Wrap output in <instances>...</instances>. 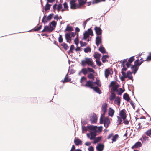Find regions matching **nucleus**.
I'll return each instance as SVG.
<instances>
[{
	"mask_svg": "<svg viewBox=\"0 0 151 151\" xmlns=\"http://www.w3.org/2000/svg\"><path fill=\"white\" fill-rule=\"evenodd\" d=\"M85 59V60H83L81 61V65L82 66H84L86 64H87L88 65L95 68V65H94V64L91 58H86Z\"/></svg>",
	"mask_w": 151,
	"mask_h": 151,
	"instance_id": "obj_1",
	"label": "nucleus"
},
{
	"mask_svg": "<svg viewBox=\"0 0 151 151\" xmlns=\"http://www.w3.org/2000/svg\"><path fill=\"white\" fill-rule=\"evenodd\" d=\"M90 35L91 36L93 35V33L92 30L90 28L87 31H86L83 34V39H86L89 37Z\"/></svg>",
	"mask_w": 151,
	"mask_h": 151,
	"instance_id": "obj_2",
	"label": "nucleus"
},
{
	"mask_svg": "<svg viewBox=\"0 0 151 151\" xmlns=\"http://www.w3.org/2000/svg\"><path fill=\"white\" fill-rule=\"evenodd\" d=\"M54 29L53 27H52L50 24L49 26H45L44 29L42 31V32H47L50 33L52 32Z\"/></svg>",
	"mask_w": 151,
	"mask_h": 151,
	"instance_id": "obj_3",
	"label": "nucleus"
},
{
	"mask_svg": "<svg viewBox=\"0 0 151 151\" xmlns=\"http://www.w3.org/2000/svg\"><path fill=\"white\" fill-rule=\"evenodd\" d=\"M53 15V13L51 14L47 17H46V16L45 15L43 18L42 22L44 23L47 22L48 21H50L52 19Z\"/></svg>",
	"mask_w": 151,
	"mask_h": 151,
	"instance_id": "obj_4",
	"label": "nucleus"
},
{
	"mask_svg": "<svg viewBox=\"0 0 151 151\" xmlns=\"http://www.w3.org/2000/svg\"><path fill=\"white\" fill-rule=\"evenodd\" d=\"M121 73L123 76L125 78H128L129 79L133 80V77L132 75V73L130 71H127V74L124 72H121Z\"/></svg>",
	"mask_w": 151,
	"mask_h": 151,
	"instance_id": "obj_5",
	"label": "nucleus"
},
{
	"mask_svg": "<svg viewBox=\"0 0 151 151\" xmlns=\"http://www.w3.org/2000/svg\"><path fill=\"white\" fill-rule=\"evenodd\" d=\"M76 0H71L70 2V7L71 9H75L78 8H79L78 4L75 3Z\"/></svg>",
	"mask_w": 151,
	"mask_h": 151,
	"instance_id": "obj_6",
	"label": "nucleus"
},
{
	"mask_svg": "<svg viewBox=\"0 0 151 151\" xmlns=\"http://www.w3.org/2000/svg\"><path fill=\"white\" fill-rule=\"evenodd\" d=\"M113 73V72L112 68H109L106 69L104 72L105 77L108 78L109 75L112 74Z\"/></svg>",
	"mask_w": 151,
	"mask_h": 151,
	"instance_id": "obj_7",
	"label": "nucleus"
},
{
	"mask_svg": "<svg viewBox=\"0 0 151 151\" xmlns=\"http://www.w3.org/2000/svg\"><path fill=\"white\" fill-rule=\"evenodd\" d=\"M119 115L123 119H126L127 116L126 110L124 109L121 110L120 111Z\"/></svg>",
	"mask_w": 151,
	"mask_h": 151,
	"instance_id": "obj_8",
	"label": "nucleus"
},
{
	"mask_svg": "<svg viewBox=\"0 0 151 151\" xmlns=\"http://www.w3.org/2000/svg\"><path fill=\"white\" fill-rule=\"evenodd\" d=\"M94 86L95 85L94 84V82L91 81H87L86 84L84 85L85 87H89L91 89H92Z\"/></svg>",
	"mask_w": 151,
	"mask_h": 151,
	"instance_id": "obj_9",
	"label": "nucleus"
},
{
	"mask_svg": "<svg viewBox=\"0 0 151 151\" xmlns=\"http://www.w3.org/2000/svg\"><path fill=\"white\" fill-rule=\"evenodd\" d=\"M102 43L101 35L97 36L96 38V44L97 46H98L99 45Z\"/></svg>",
	"mask_w": 151,
	"mask_h": 151,
	"instance_id": "obj_10",
	"label": "nucleus"
},
{
	"mask_svg": "<svg viewBox=\"0 0 151 151\" xmlns=\"http://www.w3.org/2000/svg\"><path fill=\"white\" fill-rule=\"evenodd\" d=\"M97 120V117L95 114H93L92 116H90V121L91 123L93 124L96 123Z\"/></svg>",
	"mask_w": 151,
	"mask_h": 151,
	"instance_id": "obj_11",
	"label": "nucleus"
},
{
	"mask_svg": "<svg viewBox=\"0 0 151 151\" xmlns=\"http://www.w3.org/2000/svg\"><path fill=\"white\" fill-rule=\"evenodd\" d=\"M134 60V56H133L130 58L128 60V62H127L126 63V65L127 68H129L131 65V63Z\"/></svg>",
	"mask_w": 151,
	"mask_h": 151,
	"instance_id": "obj_12",
	"label": "nucleus"
},
{
	"mask_svg": "<svg viewBox=\"0 0 151 151\" xmlns=\"http://www.w3.org/2000/svg\"><path fill=\"white\" fill-rule=\"evenodd\" d=\"M103 123H104L105 127L106 128H107L110 123V121L109 119L107 118H106L103 119Z\"/></svg>",
	"mask_w": 151,
	"mask_h": 151,
	"instance_id": "obj_13",
	"label": "nucleus"
},
{
	"mask_svg": "<svg viewBox=\"0 0 151 151\" xmlns=\"http://www.w3.org/2000/svg\"><path fill=\"white\" fill-rule=\"evenodd\" d=\"M94 30L95 31L97 36L101 35L102 33V30L100 27H96L94 28Z\"/></svg>",
	"mask_w": 151,
	"mask_h": 151,
	"instance_id": "obj_14",
	"label": "nucleus"
},
{
	"mask_svg": "<svg viewBox=\"0 0 151 151\" xmlns=\"http://www.w3.org/2000/svg\"><path fill=\"white\" fill-rule=\"evenodd\" d=\"M74 143L77 146L81 145L82 144V142L78 138H75L74 140Z\"/></svg>",
	"mask_w": 151,
	"mask_h": 151,
	"instance_id": "obj_15",
	"label": "nucleus"
},
{
	"mask_svg": "<svg viewBox=\"0 0 151 151\" xmlns=\"http://www.w3.org/2000/svg\"><path fill=\"white\" fill-rule=\"evenodd\" d=\"M65 38L67 40V42H68L70 43L72 40V38L70 34V33H67L65 34Z\"/></svg>",
	"mask_w": 151,
	"mask_h": 151,
	"instance_id": "obj_16",
	"label": "nucleus"
},
{
	"mask_svg": "<svg viewBox=\"0 0 151 151\" xmlns=\"http://www.w3.org/2000/svg\"><path fill=\"white\" fill-rule=\"evenodd\" d=\"M104 147V145L99 144H98L96 148L97 151H102L103 150Z\"/></svg>",
	"mask_w": 151,
	"mask_h": 151,
	"instance_id": "obj_17",
	"label": "nucleus"
},
{
	"mask_svg": "<svg viewBox=\"0 0 151 151\" xmlns=\"http://www.w3.org/2000/svg\"><path fill=\"white\" fill-rule=\"evenodd\" d=\"M142 145L141 143L140 142H138L136 143L135 145L132 146V148L134 149V148H137L140 147Z\"/></svg>",
	"mask_w": 151,
	"mask_h": 151,
	"instance_id": "obj_18",
	"label": "nucleus"
},
{
	"mask_svg": "<svg viewBox=\"0 0 151 151\" xmlns=\"http://www.w3.org/2000/svg\"><path fill=\"white\" fill-rule=\"evenodd\" d=\"M107 105L106 103H104L102 105L101 107L102 111L103 112H106L107 110Z\"/></svg>",
	"mask_w": 151,
	"mask_h": 151,
	"instance_id": "obj_19",
	"label": "nucleus"
},
{
	"mask_svg": "<svg viewBox=\"0 0 151 151\" xmlns=\"http://www.w3.org/2000/svg\"><path fill=\"white\" fill-rule=\"evenodd\" d=\"M114 111L111 107L109 108L108 111V115L112 117L114 113Z\"/></svg>",
	"mask_w": 151,
	"mask_h": 151,
	"instance_id": "obj_20",
	"label": "nucleus"
},
{
	"mask_svg": "<svg viewBox=\"0 0 151 151\" xmlns=\"http://www.w3.org/2000/svg\"><path fill=\"white\" fill-rule=\"evenodd\" d=\"M131 69L132 71V73H133L135 74L138 70V68L134 65H132Z\"/></svg>",
	"mask_w": 151,
	"mask_h": 151,
	"instance_id": "obj_21",
	"label": "nucleus"
},
{
	"mask_svg": "<svg viewBox=\"0 0 151 151\" xmlns=\"http://www.w3.org/2000/svg\"><path fill=\"white\" fill-rule=\"evenodd\" d=\"M92 89L94 90L96 93H98L99 94H100L101 93V90L97 86L94 87Z\"/></svg>",
	"mask_w": 151,
	"mask_h": 151,
	"instance_id": "obj_22",
	"label": "nucleus"
},
{
	"mask_svg": "<svg viewBox=\"0 0 151 151\" xmlns=\"http://www.w3.org/2000/svg\"><path fill=\"white\" fill-rule=\"evenodd\" d=\"M68 76V74H67L66 76L65 77L64 80L62 81L63 83L65 82H68L70 81H71V79L69 78L67 76Z\"/></svg>",
	"mask_w": 151,
	"mask_h": 151,
	"instance_id": "obj_23",
	"label": "nucleus"
},
{
	"mask_svg": "<svg viewBox=\"0 0 151 151\" xmlns=\"http://www.w3.org/2000/svg\"><path fill=\"white\" fill-rule=\"evenodd\" d=\"M79 4H78V6H79V8H80L81 7L84 5L86 3V1H85L83 0H78Z\"/></svg>",
	"mask_w": 151,
	"mask_h": 151,
	"instance_id": "obj_24",
	"label": "nucleus"
},
{
	"mask_svg": "<svg viewBox=\"0 0 151 151\" xmlns=\"http://www.w3.org/2000/svg\"><path fill=\"white\" fill-rule=\"evenodd\" d=\"M81 73H83L84 75H86L88 73L87 69L85 68H82L79 73V75Z\"/></svg>",
	"mask_w": 151,
	"mask_h": 151,
	"instance_id": "obj_25",
	"label": "nucleus"
},
{
	"mask_svg": "<svg viewBox=\"0 0 151 151\" xmlns=\"http://www.w3.org/2000/svg\"><path fill=\"white\" fill-rule=\"evenodd\" d=\"M119 86L118 84L115 85L114 86L112 87L111 90L113 93H114L118 89V88L119 87Z\"/></svg>",
	"mask_w": 151,
	"mask_h": 151,
	"instance_id": "obj_26",
	"label": "nucleus"
},
{
	"mask_svg": "<svg viewBox=\"0 0 151 151\" xmlns=\"http://www.w3.org/2000/svg\"><path fill=\"white\" fill-rule=\"evenodd\" d=\"M123 98L124 99L127 101H129L130 99L129 95L127 93H125L124 94Z\"/></svg>",
	"mask_w": 151,
	"mask_h": 151,
	"instance_id": "obj_27",
	"label": "nucleus"
},
{
	"mask_svg": "<svg viewBox=\"0 0 151 151\" xmlns=\"http://www.w3.org/2000/svg\"><path fill=\"white\" fill-rule=\"evenodd\" d=\"M103 113L101 114L100 118V124H103V119L106 118L105 117V115L106 112H103Z\"/></svg>",
	"mask_w": 151,
	"mask_h": 151,
	"instance_id": "obj_28",
	"label": "nucleus"
},
{
	"mask_svg": "<svg viewBox=\"0 0 151 151\" xmlns=\"http://www.w3.org/2000/svg\"><path fill=\"white\" fill-rule=\"evenodd\" d=\"M87 76L88 78L92 80H93L94 79L95 76L92 73H89L88 74Z\"/></svg>",
	"mask_w": 151,
	"mask_h": 151,
	"instance_id": "obj_29",
	"label": "nucleus"
},
{
	"mask_svg": "<svg viewBox=\"0 0 151 151\" xmlns=\"http://www.w3.org/2000/svg\"><path fill=\"white\" fill-rule=\"evenodd\" d=\"M99 50L102 53H105L106 52L105 49L102 45L100 46L99 49Z\"/></svg>",
	"mask_w": 151,
	"mask_h": 151,
	"instance_id": "obj_30",
	"label": "nucleus"
},
{
	"mask_svg": "<svg viewBox=\"0 0 151 151\" xmlns=\"http://www.w3.org/2000/svg\"><path fill=\"white\" fill-rule=\"evenodd\" d=\"M114 103L117 105H119L120 103V99L119 97L116 98L114 101Z\"/></svg>",
	"mask_w": 151,
	"mask_h": 151,
	"instance_id": "obj_31",
	"label": "nucleus"
},
{
	"mask_svg": "<svg viewBox=\"0 0 151 151\" xmlns=\"http://www.w3.org/2000/svg\"><path fill=\"white\" fill-rule=\"evenodd\" d=\"M101 55L100 54L98 53H95L94 55V57L96 59V60H99V58L100 57Z\"/></svg>",
	"mask_w": 151,
	"mask_h": 151,
	"instance_id": "obj_32",
	"label": "nucleus"
},
{
	"mask_svg": "<svg viewBox=\"0 0 151 151\" xmlns=\"http://www.w3.org/2000/svg\"><path fill=\"white\" fill-rule=\"evenodd\" d=\"M91 137L90 139L91 140H93L95 138V137L96 136V133L95 132H92L91 133Z\"/></svg>",
	"mask_w": 151,
	"mask_h": 151,
	"instance_id": "obj_33",
	"label": "nucleus"
},
{
	"mask_svg": "<svg viewBox=\"0 0 151 151\" xmlns=\"http://www.w3.org/2000/svg\"><path fill=\"white\" fill-rule=\"evenodd\" d=\"M116 95L114 93L112 92L109 97V99L110 101H112L115 98Z\"/></svg>",
	"mask_w": 151,
	"mask_h": 151,
	"instance_id": "obj_34",
	"label": "nucleus"
},
{
	"mask_svg": "<svg viewBox=\"0 0 151 151\" xmlns=\"http://www.w3.org/2000/svg\"><path fill=\"white\" fill-rule=\"evenodd\" d=\"M124 91H123L122 89L120 88L119 89H118L116 92L117 93V94L119 95H120L122 94V93Z\"/></svg>",
	"mask_w": 151,
	"mask_h": 151,
	"instance_id": "obj_35",
	"label": "nucleus"
},
{
	"mask_svg": "<svg viewBox=\"0 0 151 151\" xmlns=\"http://www.w3.org/2000/svg\"><path fill=\"white\" fill-rule=\"evenodd\" d=\"M84 50L85 53L90 52L91 51V49L90 47L88 46L87 47L84 48Z\"/></svg>",
	"mask_w": 151,
	"mask_h": 151,
	"instance_id": "obj_36",
	"label": "nucleus"
},
{
	"mask_svg": "<svg viewBox=\"0 0 151 151\" xmlns=\"http://www.w3.org/2000/svg\"><path fill=\"white\" fill-rule=\"evenodd\" d=\"M73 28L72 27L70 26H69L68 25H67L66 28L65 29V31H73Z\"/></svg>",
	"mask_w": 151,
	"mask_h": 151,
	"instance_id": "obj_37",
	"label": "nucleus"
},
{
	"mask_svg": "<svg viewBox=\"0 0 151 151\" xmlns=\"http://www.w3.org/2000/svg\"><path fill=\"white\" fill-rule=\"evenodd\" d=\"M61 45L65 50H67L69 48V47L65 43H63L61 44Z\"/></svg>",
	"mask_w": 151,
	"mask_h": 151,
	"instance_id": "obj_38",
	"label": "nucleus"
},
{
	"mask_svg": "<svg viewBox=\"0 0 151 151\" xmlns=\"http://www.w3.org/2000/svg\"><path fill=\"white\" fill-rule=\"evenodd\" d=\"M134 65L138 68L140 65V64H139V60L137 59L134 62Z\"/></svg>",
	"mask_w": 151,
	"mask_h": 151,
	"instance_id": "obj_39",
	"label": "nucleus"
},
{
	"mask_svg": "<svg viewBox=\"0 0 151 151\" xmlns=\"http://www.w3.org/2000/svg\"><path fill=\"white\" fill-rule=\"evenodd\" d=\"M74 45H71L70 48V50L68 52V54H69L70 53H73V50H74Z\"/></svg>",
	"mask_w": 151,
	"mask_h": 151,
	"instance_id": "obj_40",
	"label": "nucleus"
},
{
	"mask_svg": "<svg viewBox=\"0 0 151 151\" xmlns=\"http://www.w3.org/2000/svg\"><path fill=\"white\" fill-rule=\"evenodd\" d=\"M96 84L99 87H101V84L100 80H97L96 82H94V84Z\"/></svg>",
	"mask_w": 151,
	"mask_h": 151,
	"instance_id": "obj_41",
	"label": "nucleus"
},
{
	"mask_svg": "<svg viewBox=\"0 0 151 151\" xmlns=\"http://www.w3.org/2000/svg\"><path fill=\"white\" fill-rule=\"evenodd\" d=\"M119 135L118 134H116L114 136H113L112 140L113 142H115L116 139L118 138Z\"/></svg>",
	"mask_w": 151,
	"mask_h": 151,
	"instance_id": "obj_42",
	"label": "nucleus"
},
{
	"mask_svg": "<svg viewBox=\"0 0 151 151\" xmlns=\"http://www.w3.org/2000/svg\"><path fill=\"white\" fill-rule=\"evenodd\" d=\"M50 6L51 5L47 3L45 5V11H47L48 10H50Z\"/></svg>",
	"mask_w": 151,
	"mask_h": 151,
	"instance_id": "obj_43",
	"label": "nucleus"
},
{
	"mask_svg": "<svg viewBox=\"0 0 151 151\" xmlns=\"http://www.w3.org/2000/svg\"><path fill=\"white\" fill-rule=\"evenodd\" d=\"M106 0H93L92 3L93 4L94 3H98L101 2L105 1Z\"/></svg>",
	"mask_w": 151,
	"mask_h": 151,
	"instance_id": "obj_44",
	"label": "nucleus"
},
{
	"mask_svg": "<svg viewBox=\"0 0 151 151\" xmlns=\"http://www.w3.org/2000/svg\"><path fill=\"white\" fill-rule=\"evenodd\" d=\"M62 5L61 4H59L57 8V10L58 12H59L61 9H62Z\"/></svg>",
	"mask_w": 151,
	"mask_h": 151,
	"instance_id": "obj_45",
	"label": "nucleus"
},
{
	"mask_svg": "<svg viewBox=\"0 0 151 151\" xmlns=\"http://www.w3.org/2000/svg\"><path fill=\"white\" fill-rule=\"evenodd\" d=\"M42 26L41 25L39 27H35L34 29L33 30L35 31H38L40 30L42 28Z\"/></svg>",
	"mask_w": 151,
	"mask_h": 151,
	"instance_id": "obj_46",
	"label": "nucleus"
},
{
	"mask_svg": "<svg viewBox=\"0 0 151 151\" xmlns=\"http://www.w3.org/2000/svg\"><path fill=\"white\" fill-rule=\"evenodd\" d=\"M116 81H112L111 82L109 86L110 87H112L114 86L115 85H116L117 84H116Z\"/></svg>",
	"mask_w": 151,
	"mask_h": 151,
	"instance_id": "obj_47",
	"label": "nucleus"
},
{
	"mask_svg": "<svg viewBox=\"0 0 151 151\" xmlns=\"http://www.w3.org/2000/svg\"><path fill=\"white\" fill-rule=\"evenodd\" d=\"M145 134L147 136H148L150 137H151V129H149L146 132Z\"/></svg>",
	"mask_w": 151,
	"mask_h": 151,
	"instance_id": "obj_48",
	"label": "nucleus"
},
{
	"mask_svg": "<svg viewBox=\"0 0 151 151\" xmlns=\"http://www.w3.org/2000/svg\"><path fill=\"white\" fill-rule=\"evenodd\" d=\"M108 57V56L107 55H103L102 58V61L104 63L106 62V59Z\"/></svg>",
	"mask_w": 151,
	"mask_h": 151,
	"instance_id": "obj_49",
	"label": "nucleus"
},
{
	"mask_svg": "<svg viewBox=\"0 0 151 151\" xmlns=\"http://www.w3.org/2000/svg\"><path fill=\"white\" fill-rule=\"evenodd\" d=\"M63 6L64 9H65V10H66V11H68V7L67 3L66 2L64 3L63 4Z\"/></svg>",
	"mask_w": 151,
	"mask_h": 151,
	"instance_id": "obj_50",
	"label": "nucleus"
},
{
	"mask_svg": "<svg viewBox=\"0 0 151 151\" xmlns=\"http://www.w3.org/2000/svg\"><path fill=\"white\" fill-rule=\"evenodd\" d=\"M149 55L148 56L146 59V61H151V52L149 53Z\"/></svg>",
	"mask_w": 151,
	"mask_h": 151,
	"instance_id": "obj_51",
	"label": "nucleus"
},
{
	"mask_svg": "<svg viewBox=\"0 0 151 151\" xmlns=\"http://www.w3.org/2000/svg\"><path fill=\"white\" fill-rule=\"evenodd\" d=\"M80 43L81 44V47H83L86 46L87 45V43L86 42H83L81 41L80 42Z\"/></svg>",
	"mask_w": 151,
	"mask_h": 151,
	"instance_id": "obj_52",
	"label": "nucleus"
},
{
	"mask_svg": "<svg viewBox=\"0 0 151 151\" xmlns=\"http://www.w3.org/2000/svg\"><path fill=\"white\" fill-rule=\"evenodd\" d=\"M87 69L88 70V72H93V73H95V72L94 70L92 68H91L89 67H88L87 68Z\"/></svg>",
	"mask_w": 151,
	"mask_h": 151,
	"instance_id": "obj_53",
	"label": "nucleus"
},
{
	"mask_svg": "<svg viewBox=\"0 0 151 151\" xmlns=\"http://www.w3.org/2000/svg\"><path fill=\"white\" fill-rule=\"evenodd\" d=\"M101 139V137H98L96 138L94 140V143H96L99 142Z\"/></svg>",
	"mask_w": 151,
	"mask_h": 151,
	"instance_id": "obj_54",
	"label": "nucleus"
},
{
	"mask_svg": "<svg viewBox=\"0 0 151 151\" xmlns=\"http://www.w3.org/2000/svg\"><path fill=\"white\" fill-rule=\"evenodd\" d=\"M50 24L51 25H52L53 27H55L57 24V23L55 21H52L50 23Z\"/></svg>",
	"mask_w": 151,
	"mask_h": 151,
	"instance_id": "obj_55",
	"label": "nucleus"
},
{
	"mask_svg": "<svg viewBox=\"0 0 151 151\" xmlns=\"http://www.w3.org/2000/svg\"><path fill=\"white\" fill-rule=\"evenodd\" d=\"M58 41L59 43H61L63 41V38H62V36L61 35H60L59 37L58 38Z\"/></svg>",
	"mask_w": 151,
	"mask_h": 151,
	"instance_id": "obj_56",
	"label": "nucleus"
},
{
	"mask_svg": "<svg viewBox=\"0 0 151 151\" xmlns=\"http://www.w3.org/2000/svg\"><path fill=\"white\" fill-rule=\"evenodd\" d=\"M86 80V79L85 77H82L81 79L80 82L81 83H82L84 82V81Z\"/></svg>",
	"mask_w": 151,
	"mask_h": 151,
	"instance_id": "obj_57",
	"label": "nucleus"
},
{
	"mask_svg": "<svg viewBox=\"0 0 151 151\" xmlns=\"http://www.w3.org/2000/svg\"><path fill=\"white\" fill-rule=\"evenodd\" d=\"M118 120L117 122L118 123V124H121V123L122 121V118L119 116H117Z\"/></svg>",
	"mask_w": 151,
	"mask_h": 151,
	"instance_id": "obj_58",
	"label": "nucleus"
},
{
	"mask_svg": "<svg viewBox=\"0 0 151 151\" xmlns=\"http://www.w3.org/2000/svg\"><path fill=\"white\" fill-rule=\"evenodd\" d=\"M88 128L91 130H95L96 129V127L92 125H90L88 127Z\"/></svg>",
	"mask_w": 151,
	"mask_h": 151,
	"instance_id": "obj_59",
	"label": "nucleus"
},
{
	"mask_svg": "<svg viewBox=\"0 0 151 151\" xmlns=\"http://www.w3.org/2000/svg\"><path fill=\"white\" fill-rule=\"evenodd\" d=\"M96 62L97 65L99 66H100L101 65V62L99 60H96Z\"/></svg>",
	"mask_w": 151,
	"mask_h": 151,
	"instance_id": "obj_60",
	"label": "nucleus"
},
{
	"mask_svg": "<svg viewBox=\"0 0 151 151\" xmlns=\"http://www.w3.org/2000/svg\"><path fill=\"white\" fill-rule=\"evenodd\" d=\"M127 59H124L120 61V63L122 64V65H123L125 64V62H127Z\"/></svg>",
	"mask_w": 151,
	"mask_h": 151,
	"instance_id": "obj_61",
	"label": "nucleus"
},
{
	"mask_svg": "<svg viewBox=\"0 0 151 151\" xmlns=\"http://www.w3.org/2000/svg\"><path fill=\"white\" fill-rule=\"evenodd\" d=\"M130 104L132 106V107L134 109H135V106L134 105V102L133 101L131 100L130 101Z\"/></svg>",
	"mask_w": 151,
	"mask_h": 151,
	"instance_id": "obj_62",
	"label": "nucleus"
},
{
	"mask_svg": "<svg viewBox=\"0 0 151 151\" xmlns=\"http://www.w3.org/2000/svg\"><path fill=\"white\" fill-rule=\"evenodd\" d=\"M124 122H123L124 124L125 125H128L129 123V121L127 120H126V119H123Z\"/></svg>",
	"mask_w": 151,
	"mask_h": 151,
	"instance_id": "obj_63",
	"label": "nucleus"
},
{
	"mask_svg": "<svg viewBox=\"0 0 151 151\" xmlns=\"http://www.w3.org/2000/svg\"><path fill=\"white\" fill-rule=\"evenodd\" d=\"M74 41L76 44L77 45L78 44L79 40L78 39L77 37L75 39Z\"/></svg>",
	"mask_w": 151,
	"mask_h": 151,
	"instance_id": "obj_64",
	"label": "nucleus"
}]
</instances>
